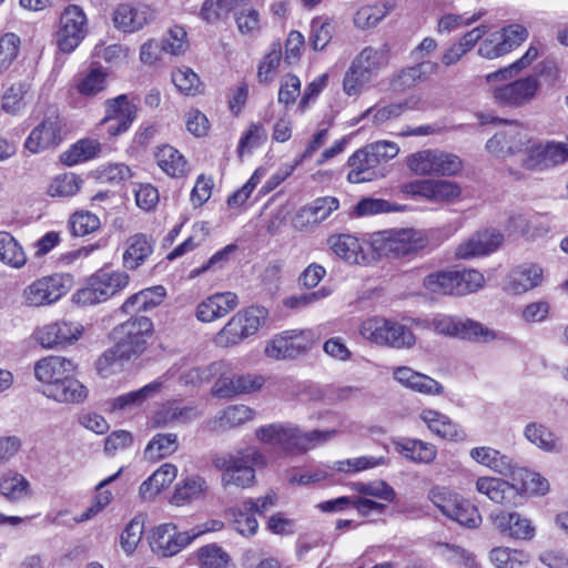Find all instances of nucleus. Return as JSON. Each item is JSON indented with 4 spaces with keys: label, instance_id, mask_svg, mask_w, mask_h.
<instances>
[{
    "label": "nucleus",
    "instance_id": "c9c22d12",
    "mask_svg": "<svg viewBox=\"0 0 568 568\" xmlns=\"http://www.w3.org/2000/svg\"><path fill=\"white\" fill-rule=\"evenodd\" d=\"M254 415V409L246 405H230L214 417L210 423L211 428L213 430L235 428L252 420Z\"/></svg>",
    "mask_w": 568,
    "mask_h": 568
},
{
    "label": "nucleus",
    "instance_id": "0e129e2a",
    "mask_svg": "<svg viewBox=\"0 0 568 568\" xmlns=\"http://www.w3.org/2000/svg\"><path fill=\"white\" fill-rule=\"evenodd\" d=\"M398 206L383 199L364 197L354 206L356 216H368L397 211Z\"/></svg>",
    "mask_w": 568,
    "mask_h": 568
},
{
    "label": "nucleus",
    "instance_id": "473e14b6",
    "mask_svg": "<svg viewBox=\"0 0 568 568\" xmlns=\"http://www.w3.org/2000/svg\"><path fill=\"white\" fill-rule=\"evenodd\" d=\"M328 245L336 256L348 264H361L366 261L362 244L353 235H332L328 237Z\"/></svg>",
    "mask_w": 568,
    "mask_h": 568
},
{
    "label": "nucleus",
    "instance_id": "a18cd8bd",
    "mask_svg": "<svg viewBox=\"0 0 568 568\" xmlns=\"http://www.w3.org/2000/svg\"><path fill=\"white\" fill-rule=\"evenodd\" d=\"M0 261L14 268L22 267L27 262L21 245L6 231H0Z\"/></svg>",
    "mask_w": 568,
    "mask_h": 568
},
{
    "label": "nucleus",
    "instance_id": "ddd939ff",
    "mask_svg": "<svg viewBox=\"0 0 568 568\" xmlns=\"http://www.w3.org/2000/svg\"><path fill=\"white\" fill-rule=\"evenodd\" d=\"M202 534L203 530L200 529L179 532L175 525L171 523L162 524L152 530L150 546L154 552L164 557H171L180 552Z\"/></svg>",
    "mask_w": 568,
    "mask_h": 568
},
{
    "label": "nucleus",
    "instance_id": "a19ab883",
    "mask_svg": "<svg viewBox=\"0 0 568 568\" xmlns=\"http://www.w3.org/2000/svg\"><path fill=\"white\" fill-rule=\"evenodd\" d=\"M154 156L159 168L172 178H180L186 172V160L171 145L159 146Z\"/></svg>",
    "mask_w": 568,
    "mask_h": 568
},
{
    "label": "nucleus",
    "instance_id": "2f4dec72",
    "mask_svg": "<svg viewBox=\"0 0 568 568\" xmlns=\"http://www.w3.org/2000/svg\"><path fill=\"white\" fill-rule=\"evenodd\" d=\"M469 455L478 464L504 476L511 475L516 467L511 457L488 446L475 447Z\"/></svg>",
    "mask_w": 568,
    "mask_h": 568
},
{
    "label": "nucleus",
    "instance_id": "864d4df0",
    "mask_svg": "<svg viewBox=\"0 0 568 568\" xmlns=\"http://www.w3.org/2000/svg\"><path fill=\"white\" fill-rule=\"evenodd\" d=\"M230 516L232 518V527L236 532L244 537H251L256 534L258 523L250 510L244 509L243 504L240 507L232 508Z\"/></svg>",
    "mask_w": 568,
    "mask_h": 568
},
{
    "label": "nucleus",
    "instance_id": "20e7f679",
    "mask_svg": "<svg viewBox=\"0 0 568 568\" xmlns=\"http://www.w3.org/2000/svg\"><path fill=\"white\" fill-rule=\"evenodd\" d=\"M336 434L335 430L303 432L292 424H270L255 430L256 438L267 445L278 446L286 452L304 453L326 443Z\"/></svg>",
    "mask_w": 568,
    "mask_h": 568
},
{
    "label": "nucleus",
    "instance_id": "bf43d9fd",
    "mask_svg": "<svg viewBox=\"0 0 568 568\" xmlns=\"http://www.w3.org/2000/svg\"><path fill=\"white\" fill-rule=\"evenodd\" d=\"M70 230L74 236H84L100 227V219L90 212H77L70 219Z\"/></svg>",
    "mask_w": 568,
    "mask_h": 568
},
{
    "label": "nucleus",
    "instance_id": "69168bd1",
    "mask_svg": "<svg viewBox=\"0 0 568 568\" xmlns=\"http://www.w3.org/2000/svg\"><path fill=\"white\" fill-rule=\"evenodd\" d=\"M282 57L281 47L274 44L273 49L264 57L258 65L257 78L262 83L271 82L277 72Z\"/></svg>",
    "mask_w": 568,
    "mask_h": 568
},
{
    "label": "nucleus",
    "instance_id": "79ce46f5",
    "mask_svg": "<svg viewBox=\"0 0 568 568\" xmlns=\"http://www.w3.org/2000/svg\"><path fill=\"white\" fill-rule=\"evenodd\" d=\"M207 489L206 480L201 476H191L184 479L182 485L175 488L171 503L183 506L204 497Z\"/></svg>",
    "mask_w": 568,
    "mask_h": 568
},
{
    "label": "nucleus",
    "instance_id": "c85d7f7f",
    "mask_svg": "<svg viewBox=\"0 0 568 568\" xmlns=\"http://www.w3.org/2000/svg\"><path fill=\"white\" fill-rule=\"evenodd\" d=\"M0 495L11 504L32 497L30 481L20 473L8 469L0 476Z\"/></svg>",
    "mask_w": 568,
    "mask_h": 568
},
{
    "label": "nucleus",
    "instance_id": "052dcab7",
    "mask_svg": "<svg viewBox=\"0 0 568 568\" xmlns=\"http://www.w3.org/2000/svg\"><path fill=\"white\" fill-rule=\"evenodd\" d=\"M20 49V38L14 33H6L0 38V72L9 69L17 59Z\"/></svg>",
    "mask_w": 568,
    "mask_h": 568
},
{
    "label": "nucleus",
    "instance_id": "b1692460",
    "mask_svg": "<svg viewBox=\"0 0 568 568\" xmlns=\"http://www.w3.org/2000/svg\"><path fill=\"white\" fill-rule=\"evenodd\" d=\"M154 19V11L146 4H120L113 13L115 28L123 32H134L142 29Z\"/></svg>",
    "mask_w": 568,
    "mask_h": 568
},
{
    "label": "nucleus",
    "instance_id": "4be33fe9",
    "mask_svg": "<svg viewBox=\"0 0 568 568\" xmlns=\"http://www.w3.org/2000/svg\"><path fill=\"white\" fill-rule=\"evenodd\" d=\"M61 141V121L58 115L51 114L31 131L24 148L31 153H38L58 145Z\"/></svg>",
    "mask_w": 568,
    "mask_h": 568
},
{
    "label": "nucleus",
    "instance_id": "9b49d317",
    "mask_svg": "<svg viewBox=\"0 0 568 568\" xmlns=\"http://www.w3.org/2000/svg\"><path fill=\"white\" fill-rule=\"evenodd\" d=\"M129 280L125 272L99 271L91 276L88 286L78 292V297L89 304L101 303L125 288Z\"/></svg>",
    "mask_w": 568,
    "mask_h": 568
},
{
    "label": "nucleus",
    "instance_id": "cd10ccee",
    "mask_svg": "<svg viewBox=\"0 0 568 568\" xmlns=\"http://www.w3.org/2000/svg\"><path fill=\"white\" fill-rule=\"evenodd\" d=\"M155 241L144 233L128 237L123 253V265L128 270H136L152 255Z\"/></svg>",
    "mask_w": 568,
    "mask_h": 568
},
{
    "label": "nucleus",
    "instance_id": "de8ad7c7",
    "mask_svg": "<svg viewBox=\"0 0 568 568\" xmlns=\"http://www.w3.org/2000/svg\"><path fill=\"white\" fill-rule=\"evenodd\" d=\"M398 448L403 456L418 463L427 464L436 457L435 446L418 439H405L398 444Z\"/></svg>",
    "mask_w": 568,
    "mask_h": 568
},
{
    "label": "nucleus",
    "instance_id": "a211bd4d",
    "mask_svg": "<svg viewBox=\"0 0 568 568\" xmlns=\"http://www.w3.org/2000/svg\"><path fill=\"white\" fill-rule=\"evenodd\" d=\"M82 335V326L72 322H54L37 329L36 339L44 348L64 347Z\"/></svg>",
    "mask_w": 568,
    "mask_h": 568
},
{
    "label": "nucleus",
    "instance_id": "0eeeda50",
    "mask_svg": "<svg viewBox=\"0 0 568 568\" xmlns=\"http://www.w3.org/2000/svg\"><path fill=\"white\" fill-rule=\"evenodd\" d=\"M361 335L383 346L393 348H409L415 342V335L405 325L384 317H372L364 321L359 328Z\"/></svg>",
    "mask_w": 568,
    "mask_h": 568
},
{
    "label": "nucleus",
    "instance_id": "09e8293b",
    "mask_svg": "<svg viewBox=\"0 0 568 568\" xmlns=\"http://www.w3.org/2000/svg\"><path fill=\"white\" fill-rule=\"evenodd\" d=\"M446 517L467 528H476L481 523V516L478 509L468 500L460 497L455 503L454 509L450 510Z\"/></svg>",
    "mask_w": 568,
    "mask_h": 568
},
{
    "label": "nucleus",
    "instance_id": "6e6d98bb",
    "mask_svg": "<svg viewBox=\"0 0 568 568\" xmlns=\"http://www.w3.org/2000/svg\"><path fill=\"white\" fill-rule=\"evenodd\" d=\"M525 437L537 447L550 452L556 447V437L546 426L537 423H529L525 427Z\"/></svg>",
    "mask_w": 568,
    "mask_h": 568
},
{
    "label": "nucleus",
    "instance_id": "5701e85b",
    "mask_svg": "<svg viewBox=\"0 0 568 568\" xmlns=\"http://www.w3.org/2000/svg\"><path fill=\"white\" fill-rule=\"evenodd\" d=\"M347 164L349 166L347 180L351 183L371 182L385 175V168L378 165L376 158L366 146L353 153Z\"/></svg>",
    "mask_w": 568,
    "mask_h": 568
},
{
    "label": "nucleus",
    "instance_id": "4d7b16f0",
    "mask_svg": "<svg viewBox=\"0 0 568 568\" xmlns=\"http://www.w3.org/2000/svg\"><path fill=\"white\" fill-rule=\"evenodd\" d=\"M436 149L415 152L407 158V166L418 175H433Z\"/></svg>",
    "mask_w": 568,
    "mask_h": 568
},
{
    "label": "nucleus",
    "instance_id": "39448f33",
    "mask_svg": "<svg viewBox=\"0 0 568 568\" xmlns=\"http://www.w3.org/2000/svg\"><path fill=\"white\" fill-rule=\"evenodd\" d=\"M484 276L476 270H446L428 274L424 287L434 294L467 295L480 290Z\"/></svg>",
    "mask_w": 568,
    "mask_h": 568
},
{
    "label": "nucleus",
    "instance_id": "f257e3e1",
    "mask_svg": "<svg viewBox=\"0 0 568 568\" xmlns=\"http://www.w3.org/2000/svg\"><path fill=\"white\" fill-rule=\"evenodd\" d=\"M77 365L62 356H48L34 364V376L41 383V394L60 404H80L88 388L75 378Z\"/></svg>",
    "mask_w": 568,
    "mask_h": 568
},
{
    "label": "nucleus",
    "instance_id": "bb28decb",
    "mask_svg": "<svg viewBox=\"0 0 568 568\" xmlns=\"http://www.w3.org/2000/svg\"><path fill=\"white\" fill-rule=\"evenodd\" d=\"M544 278L542 268L532 263L516 266L507 276L506 290L513 294H524L539 286Z\"/></svg>",
    "mask_w": 568,
    "mask_h": 568
},
{
    "label": "nucleus",
    "instance_id": "f8f14e48",
    "mask_svg": "<svg viewBox=\"0 0 568 568\" xmlns=\"http://www.w3.org/2000/svg\"><path fill=\"white\" fill-rule=\"evenodd\" d=\"M313 342L314 334L311 329L285 331L267 343L265 355L273 359H292L306 353Z\"/></svg>",
    "mask_w": 568,
    "mask_h": 568
},
{
    "label": "nucleus",
    "instance_id": "e2e57ef3",
    "mask_svg": "<svg viewBox=\"0 0 568 568\" xmlns=\"http://www.w3.org/2000/svg\"><path fill=\"white\" fill-rule=\"evenodd\" d=\"M463 162L456 154L436 149L433 175L450 176L462 170Z\"/></svg>",
    "mask_w": 568,
    "mask_h": 568
},
{
    "label": "nucleus",
    "instance_id": "1a4fd4ad",
    "mask_svg": "<svg viewBox=\"0 0 568 568\" xmlns=\"http://www.w3.org/2000/svg\"><path fill=\"white\" fill-rule=\"evenodd\" d=\"M72 287V276L55 273L36 280L23 291V298L29 306H44L59 301Z\"/></svg>",
    "mask_w": 568,
    "mask_h": 568
},
{
    "label": "nucleus",
    "instance_id": "72a5a7b5",
    "mask_svg": "<svg viewBox=\"0 0 568 568\" xmlns=\"http://www.w3.org/2000/svg\"><path fill=\"white\" fill-rule=\"evenodd\" d=\"M476 490L497 504L509 503L518 493L514 485L496 477H479L476 480Z\"/></svg>",
    "mask_w": 568,
    "mask_h": 568
},
{
    "label": "nucleus",
    "instance_id": "774afa93",
    "mask_svg": "<svg viewBox=\"0 0 568 568\" xmlns=\"http://www.w3.org/2000/svg\"><path fill=\"white\" fill-rule=\"evenodd\" d=\"M79 189V180L74 174H62L50 183L48 194L50 196H71L74 195Z\"/></svg>",
    "mask_w": 568,
    "mask_h": 568
},
{
    "label": "nucleus",
    "instance_id": "aec40b11",
    "mask_svg": "<svg viewBox=\"0 0 568 568\" xmlns=\"http://www.w3.org/2000/svg\"><path fill=\"white\" fill-rule=\"evenodd\" d=\"M264 379L255 375H236L224 372L215 382L212 394L220 398H230L255 392L262 387Z\"/></svg>",
    "mask_w": 568,
    "mask_h": 568
},
{
    "label": "nucleus",
    "instance_id": "37998d69",
    "mask_svg": "<svg viewBox=\"0 0 568 568\" xmlns=\"http://www.w3.org/2000/svg\"><path fill=\"white\" fill-rule=\"evenodd\" d=\"M420 418L425 422L429 430L440 438L450 440L458 439V427L448 416L433 409H425L422 412Z\"/></svg>",
    "mask_w": 568,
    "mask_h": 568
},
{
    "label": "nucleus",
    "instance_id": "49530a36",
    "mask_svg": "<svg viewBox=\"0 0 568 568\" xmlns=\"http://www.w3.org/2000/svg\"><path fill=\"white\" fill-rule=\"evenodd\" d=\"M248 337L242 317L236 313L225 324V326L216 334L215 344L221 347L236 345L244 338Z\"/></svg>",
    "mask_w": 568,
    "mask_h": 568
},
{
    "label": "nucleus",
    "instance_id": "6ab92c4d",
    "mask_svg": "<svg viewBox=\"0 0 568 568\" xmlns=\"http://www.w3.org/2000/svg\"><path fill=\"white\" fill-rule=\"evenodd\" d=\"M405 191L412 195H418L433 202H450L460 196L458 184L447 180H423L405 185Z\"/></svg>",
    "mask_w": 568,
    "mask_h": 568
},
{
    "label": "nucleus",
    "instance_id": "5fc2aeb1",
    "mask_svg": "<svg viewBox=\"0 0 568 568\" xmlns=\"http://www.w3.org/2000/svg\"><path fill=\"white\" fill-rule=\"evenodd\" d=\"M172 82L185 95H195L201 91L197 74L189 67L178 68L172 72Z\"/></svg>",
    "mask_w": 568,
    "mask_h": 568
},
{
    "label": "nucleus",
    "instance_id": "6e6552de",
    "mask_svg": "<svg viewBox=\"0 0 568 568\" xmlns=\"http://www.w3.org/2000/svg\"><path fill=\"white\" fill-rule=\"evenodd\" d=\"M514 77H505L487 81L494 101L503 106L519 108L529 103L539 89L536 74L510 81Z\"/></svg>",
    "mask_w": 568,
    "mask_h": 568
},
{
    "label": "nucleus",
    "instance_id": "603ef678",
    "mask_svg": "<svg viewBox=\"0 0 568 568\" xmlns=\"http://www.w3.org/2000/svg\"><path fill=\"white\" fill-rule=\"evenodd\" d=\"M197 556L202 568H234L230 556L215 544L200 548Z\"/></svg>",
    "mask_w": 568,
    "mask_h": 568
},
{
    "label": "nucleus",
    "instance_id": "9d476101",
    "mask_svg": "<svg viewBox=\"0 0 568 568\" xmlns=\"http://www.w3.org/2000/svg\"><path fill=\"white\" fill-rule=\"evenodd\" d=\"M432 325L439 334L471 342L488 343L499 338L497 332L469 318L439 316L433 320Z\"/></svg>",
    "mask_w": 568,
    "mask_h": 568
},
{
    "label": "nucleus",
    "instance_id": "13d9d810",
    "mask_svg": "<svg viewBox=\"0 0 568 568\" xmlns=\"http://www.w3.org/2000/svg\"><path fill=\"white\" fill-rule=\"evenodd\" d=\"M108 74L100 68H92L78 83V91L82 95L92 97L105 89Z\"/></svg>",
    "mask_w": 568,
    "mask_h": 568
},
{
    "label": "nucleus",
    "instance_id": "423d86ee",
    "mask_svg": "<svg viewBox=\"0 0 568 568\" xmlns=\"http://www.w3.org/2000/svg\"><path fill=\"white\" fill-rule=\"evenodd\" d=\"M426 244L423 235L413 229H390L372 235V247L379 255L403 257L422 250Z\"/></svg>",
    "mask_w": 568,
    "mask_h": 568
},
{
    "label": "nucleus",
    "instance_id": "7ed1b4c3",
    "mask_svg": "<svg viewBox=\"0 0 568 568\" xmlns=\"http://www.w3.org/2000/svg\"><path fill=\"white\" fill-rule=\"evenodd\" d=\"M213 466L222 470L224 487L234 485L250 488L255 484V467H263L266 457L254 446H246L234 453H216L212 456Z\"/></svg>",
    "mask_w": 568,
    "mask_h": 568
},
{
    "label": "nucleus",
    "instance_id": "c756f323",
    "mask_svg": "<svg viewBox=\"0 0 568 568\" xmlns=\"http://www.w3.org/2000/svg\"><path fill=\"white\" fill-rule=\"evenodd\" d=\"M338 206L339 202L334 196L317 197L300 209L296 222L301 226L318 224L325 221Z\"/></svg>",
    "mask_w": 568,
    "mask_h": 568
},
{
    "label": "nucleus",
    "instance_id": "4468645a",
    "mask_svg": "<svg viewBox=\"0 0 568 568\" xmlns=\"http://www.w3.org/2000/svg\"><path fill=\"white\" fill-rule=\"evenodd\" d=\"M105 115L100 125L103 126L110 136H118L126 132L136 118V106L130 101L126 94L108 99L104 102Z\"/></svg>",
    "mask_w": 568,
    "mask_h": 568
},
{
    "label": "nucleus",
    "instance_id": "8fccbe9b",
    "mask_svg": "<svg viewBox=\"0 0 568 568\" xmlns=\"http://www.w3.org/2000/svg\"><path fill=\"white\" fill-rule=\"evenodd\" d=\"M178 446V436L175 434H156L149 442L144 454L150 459H160L175 453Z\"/></svg>",
    "mask_w": 568,
    "mask_h": 568
},
{
    "label": "nucleus",
    "instance_id": "dca6fc26",
    "mask_svg": "<svg viewBox=\"0 0 568 568\" xmlns=\"http://www.w3.org/2000/svg\"><path fill=\"white\" fill-rule=\"evenodd\" d=\"M498 122H503L504 126L500 131L495 133L486 143V149L494 154H515L524 150L530 139L527 130L516 121H504L496 119Z\"/></svg>",
    "mask_w": 568,
    "mask_h": 568
},
{
    "label": "nucleus",
    "instance_id": "f3484780",
    "mask_svg": "<svg viewBox=\"0 0 568 568\" xmlns=\"http://www.w3.org/2000/svg\"><path fill=\"white\" fill-rule=\"evenodd\" d=\"M568 161V145L559 142L537 144L529 149L523 160V166L528 170L542 171Z\"/></svg>",
    "mask_w": 568,
    "mask_h": 568
},
{
    "label": "nucleus",
    "instance_id": "393cba45",
    "mask_svg": "<svg viewBox=\"0 0 568 568\" xmlns=\"http://www.w3.org/2000/svg\"><path fill=\"white\" fill-rule=\"evenodd\" d=\"M504 241V235L496 230H484L477 232L466 242L458 245L456 256L459 258H471L486 255L497 250Z\"/></svg>",
    "mask_w": 568,
    "mask_h": 568
},
{
    "label": "nucleus",
    "instance_id": "7c9ffc66",
    "mask_svg": "<svg viewBox=\"0 0 568 568\" xmlns=\"http://www.w3.org/2000/svg\"><path fill=\"white\" fill-rule=\"evenodd\" d=\"M393 375L398 383L414 392L425 395H439L443 393V386L437 381L409 367H397Z\"/></svg>",
    "mask_w": 568,
    "mask_h": 568
},
{
    "label": "nucleus",
    "instance_id": "3c124183",
    "mask_svg": "<svg viewBox=\"0 0 568 568\" xmlns=\"http://www.w3.org/2000/svg\"><path fill=\"white\" fill-rule=\"evenodd\" d=\"M489 558L497 568H523L528 561L524 551L503 547L494 548Z\"/></svg>",
    "mask_w": 568,
    "mask_h": 568
},
{
    "label": "nucleus",
    "instance_id": "c03bdc74",
    "mask_svg": "<svg viewBox=\"0 0 568 568\" xmlns=\"http://www.w3.org/2000/svg\"><path fill=\"white\" fill-rule=\"evenodd\" d=\"M419 99L410 97L404 101L390 103L384 106H373L365 111L363 118L368 114L373 115V121L376 124H382L388 120L397 119L407 110H415L418 108Z\"/></svg>",
    "mask_w": 568,
    "mask_h": 568
},
{
    "label": "nucleus",
    "instance_id": "680f3d73",
    "mask_svg": "<svg viewBox=\"0 0 568 568\" xmlns=\"http://www.w3.org/2000/svg\"><path fill=\"white\" fill-rule=\"evenodd\" d=\"M538 55V50L535 47H529L526 53L508 67L501 68L495 72L488 73L485 78L487 81H495L505 77H515L524 68L528 67Z\"/></svg>",
    "mask_w": 568,
    "mask_h": 568
},
{
    "label": "nucleus",
    "instance_id": "2eb2a0df",
    "mask_svg": "<svg viewBox=\"0 0 568 568\" xmlns=\"http://www.w3.org/2000/svg\"><path fill=\"white\" fill-rule=\"evenodd\" d=\"M87 33V18L82 9L78 6H69L60 18V29L58 31V45L62 52H72Z\"/></svg>",
    "mask_w": 568,
    "mask_h": 568
},
{
    "label": "nucleus",
    "instance_id": "e433bc0d",
    "mask_svg": "<svg viewBox=\"0 0 568 568\" xmlns=\"http://www.w3.org/2000/svg\"><path fill=\"white\" fill-rule=\"evenodd\" d=\"M166 291L163 286H153L131 295L122 305L124 313L146 312L161 304Z\"/></svg>",
    "mask_w": 568,
    "mask_h": 568
},
{
    "label": "nucleus",
    "instance_id": "4c0bfd02",
    "mask_svg": "<svg viewBox=\"0 0 568 568\" xmlns=\"http://www.w3.org/2000/svg\"><path fill=\"white\" fill-rule=\"evenodd\" d=\"M102 151V144L95 139H81L64 151L60 159L68 166L75 165L97 158Z\"/></svg>",
    "mask_w": 568,
    "mask_h": 568
},
{
    "label": "nucleus",
    "instance_id": "f03ea898",
    "mask_svg": "<svg viewBox=\"0 0 568 568\" xmlns=\"http://www.w3.org/2000/svg\"><path fill=\"white\" fill-rule=\"evenodd\" d=\"M153 324L145 316H136L115 326L112 331L114 346L105 351L97 362V369L103 376L111 375L116 361H135L148 348Z\"/></svg>",
    "mask_w": 568,
    "mask_h": 568
},
{
    "label": "nucleus",
    "instance_id": "a878e982",
    "mask_svg": "<svg viewBox=\"0 0 568 568\" xmlns=\"http://www.w3.org/2000/svg\"><path fill=\"white\" fill-rule=\"evenodd\" d=\"M237 304L239 300L235 293H216L197 305L195 316L203 323L213 322L229 314Z\"/></svg>",
    "mask_w": 568,
    "mask_h": 568
},
{
    "label": "nucleus",
    "instance_id": "f704fd0d",
    "mask_svg": "<svg viewBox=\"0 0 568 568\" xmlns=\"http://www.w3.org/2000/svg\"><path fill=\"white\" fill-rule=\"evenodd\" d=\"M390 47L383 43L379 47H366L354 59V63L359 69L366 71L371 78L376 74L382 68L386 67L389 61Z\"/></svg>",
    "mask_w": 568,
    "mask_h": 568
},
{
    "label": "nucleus",
    "instance_id": "ea45409f",
    "mask_svg": "<svg viewBox=\"0 0 568 568\" xmlns=\"http://www.w3.org/2000/svg\"><path fill=\"white\" fill-rule=\"evenodd\" d=\"M162 383L153 381L140 389L129 392L126 394L115 397L111 407L113 410H129L133 407L142 405L146 399L154 397L160 393Z\"/></svg>",
    "mask_w": 568,
    "mask_h": 568
},
{
    "label": "nucleus",
    "instance_id": "338daca9",
    "mask_svg": "<svg viewBox=\"0 0 568 568\" xmlns=\"http://www.w3.org/2000/svg\"><path fill=\"white\" fill-rule=\"evenodd\" d=\"M446 560L463 568H479L476 557L468 550L452 544L442 545Z\"/></svg>",
    "mask_w": 568,
    "mask_h": 568
},
{
    "label": "nucleus",
    "instance_id": "412c9836",
    "mask_svg": "<svg viewBox=\"0 0 568 568\" xmlns=\"http://www.w3.org/2000/svg\"><path fill=\"white\" fill-rule=\"evenodd\" d=\"M202 415L194 405H184L181 400H170L162 405L152 417L155 427L168 428L189 424Z\"/></svg>",
    "mask_w": 568,
    "mask_h": 568
},
{
    "label": "nucleus",
    "instance_id": "58836bf2",
    "mask_svg": "<svg viewBox=\"0 0 568 568\" xmlns=\"http://www.w3.org/2000/svg\"><path fill=\"white\" fill-rule=\"evenodd\" d=\"M439 65L432 61H422L416 65L405 68L398 72L393 80V87L397 90H404L424 81L428 75L435 74Z\"/></svg>",
    "mask_w": 568,
    "mask_h": 568
}]
</instances>
